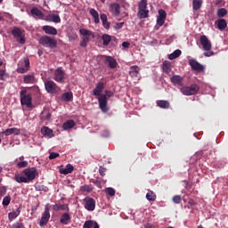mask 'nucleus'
I'll list each match as a JSON object with an SVG mask.
<instances>
[{
    "label": "nucleus",
    "instance_id": "9d476101",
    "mask_svg": "<svg viewBox=\"0 0 228 228\" xmlns=\"http://www.w3.org/2000/svg\"><path fill=\"white\" fill-rule=\"evenodd\" d=\"M23 174L29 183L30 181H34L35 177L38 175V171L35 167H29L23 170Z\"/></svg>",
    "mask_w": 228,
    "mask_h": 228
},
{
    "label": "nucleus",
    "instance_id": "7c9ffc66",
    "mask_svg": "<svg viewBox=\"0 0 228 228\" xmlns=\"http://www.w3.org/2000/svg\"><path fill=\"white\" fill-rule=\"evenodd\" d=\"M74 126H76V122L72 119H69V120L63 123L62 129L64 131H67L69 129H72V127H74Z\"/></svg>",
    "mask_w": 228,
    "mask_h": 228
},
{
    "label": "nucleus",
    "instance_id": "79ce46f5",
    "mask_svg": "<svg viewBox=\"0 0 228 228\" xmlns=\"http://www.w3.org/2000/svg\"><path fill=\"white\" fill-rule=\"evenodd\" d=\"M147 200H150V202H154L156 200V194L152 191H150L146 194Z\"/></svg>",
    "mask_w": 228,
    "mask_h": 228
},
{
    "label": "nucleus",
    "instance_id": "c85d7f7f",
    "mask_svg": "<svg viewBox=\"0 0 228 228\" xmlns=\"http://www.w3.org/2000/svg\"><path fill=\"white\" fill-rule=\"evenodd\" d=\"M110 10L113 15H120V4L118 3L111 4Z\"/></svg>",
    "mask_w": 228,
    "mask_h": 228
},
{
    "label": "nucleus",
    "instance_id": "9b49d317",
    "mask_svg": "<svg viewBox=\"0 0 228 228\" xmlns=\"http://www.w3.org/2000/svg\"><path fill=\"white\" fill-rule=\"evenodd\" d=\"M51 209L49 208V204L45 205V212L42 215L41 220L39 222L40 227H45V225H47V222H49V219L51 218Z\"/></svg>",
    "mask_w": 228,
    "mask_h": 228
},
{
    "label": "nucleus",
    "instance_id": "338daca9",
    "mask_svg": "<svg viewBox=\"0 0 228 228\" xmlns=\"http://www.w3.org/2000/svg\"><path fill=\"white\" fill-rule=\"evenodd\" d=\"M188 204H189V206H195V200H189V201H188Z\"/></svg>",
    "mask_w": 228,
    "mask_h": 228
},
{
    "label": "nucleus",
    "instance_id": "4c0bfd02",
    "mask_svg": "<svg viewBox=\"0 0 228 228\" xmlns=\"http://www.w3.org/2000/svg\"><path fill=\"white\" fill-rule=\"evenodd\" d=\"M203 0H193L192 1V8L193 10H200L202 8Z\"/></svg>",
    "mask_w": 228,
    "mask_h": 228
},
{
    "label": "nucleus",
    "instance_id": "1a4fd4ad",
    "mask_svg": "<svg viewBox=\"0 0 228 228\" xmlns=\"http://www.w3.org/2000/svg\"><path fill=\"white\" fill-rule=\"evenodd\" d=\"M20 63L21 64V66H19L17 68L16 72H18V74H26V72L29 70L30 67L29 58H23V61H20Z\"/></svg>",
    "mask_w": 228,
    "mask_h": 228
},
{
    "label": "nucleus",
    "instance_id": "de8ad7c7",
    "mask_svg": "<svg viewBox=\"0 0 228 228\" xmlns=\"http://www.w3.org/2000/svg\"><path fill=\"white\" fill-rule=\"evenodd\" d=\"M10 202H12V197L10 196H5L3 200V206H10Z\"/></svg>",
    "mask_w": 228,
    "mask_h": 228
},
{
    "label": "nucleus",
    "instance_id": "603ef678",
    "mask_svg": "<svg viewBox=\"0 0 228 228\" xmlns=\"http://www.w3.org/2000/svg\"><path fill=\"white\" fill-rule=\"evenodd\" d=\"M91 183H93V184H95V186L97 188H99L101 190V188H102V183L101 181L97 180V179H92Z\"/></svg>",
    "mask_w": 228,
    "mask_h": 228
},
{
    "label": "nucleus",
    "instance_id": "4468645a",
    "mask_svg": "<svg viewBox=\"0 0 228 228\" xmlns=\"http://www.w3.org/2000/svg\"><path fill=\"white\" fill-rule=\"evenodd\" d=\"M85 204V208L87 211H94L95 209V200L90 197H86L84 199Z\"/></svg>",
    "mask_w": 228,
    "mask_h": 228
},
{
    "label": "nucleus",
    "instance_id": "864d4df0",
    "mask_svg": "<svg viewBox=\"0 0 228 228\" xmlns=\"http://www.w3.org/2000/svg\"><path fill=\"white\" fill-rule=\"evenodd\" d=\"M42 115L45 118V120H51V117H52L51 112H49V111H43Z\"/></svg>",
    "mask_w": 228,
    "mask_h": 228
},
{
    "label": "nucleus",
    "instance_id": "49530a36",
    "mask_svg": "<svg viewBox=\"0 0 228 228\" xmlns=\"http://www.w3.org/2000/svg\"><path fill=\"white\" fill-rule=\"evenodd\" d=\"M11 228H26V226H24V223L20 221H17L14 224H12Z\"/></svg>",
    "mask_w": 228,
    "mask_h": 228
},
{
    "label": "nucleus",
    "instance_id": "09e8293b",
    "mask_svg": "<svg viewBox=\"0 0 228 228\" xmlns=\"http://www.w3.org/2000/svg\"><path fill=\"white\" fill-rule=\"evenodd\" d=\"M94 224H95V222H94L92 220L86 221L84 223L83 228H92V227H94Z\"/></svg>",
    "mask_w": 228,
    "mask_h": 228
},
{
    "label": "nucleus",
    "instance_id": "2eb2a0df",
    "mask_svg": "<svg viewBox=\"0 0 228 228\" xmlns=\"http://www.w3.org/2000/svg\"><path fill=\"white\" fill-rule=\"evenodd\" d=\"M189 65L192 70H196L197 72H202V70H204V66L199 63L195 59L189 60Z\"/></svg>",
    "mask_w": 228,
    "mask_h": 228
},
{
    "label": "nucleus",
    "instance_id": "a19ab883",
    "mask_svg": "<svg viewBox=\"0 0 228 228\" xmlns=\"http://www.w3.org/2000/svg\"><path fill=\"white\" fill-rule=\"evenodd\" d=\"M216 15H217V17H219V19L225 17V15H227V9H225V8L218 9Z\"/></svg>",
    "mask_w": 228,
    "mask_h": 228
},
{
    "label": "nucleus",
    "instance_id": "3c124183",
    "mask_svg": "<svg viewBox=\"0 0 228 228\" xmlns=\"http://www.w3.org/2000/svg\"><path fill=\"white\" fill-rule=\"evenodd\" d=\"M182 200H183V199L181 198L180 195H175V196L173 197L174 204H181Z\"/></svg>",
    "mask_w": 228,
    "mask_h": 228
},
{
    "label": "nucleus",
    "instance_id": "473e14b6",
    "mask_svg": "<svg viewBox=\"0 0 228 228\" xmlns=\"http://www.w3.org/2000/svg\"><path fill=\"white\" fill-rule=\"evenodd\" d=\"M72 99H74V95L71 92H66L61 95V101H65V102H70Z\"/></svg>",
    "mask_w": 228,
    "mask_h": 228
},
{
    "label": "nucleus",
    "instance_id": "ea45409f",
    "mask_svg": "<svg viewBox=\"0 0 228 228\" xmlns=\"http://www.w3.org/2000/svg\"><path fill=\"white\" fill-rule=\"evenodd\" d=\"M14 180L16 181V183H29L28 182V179L26 178V176L19 175H15Z\"/></svg>",
    "mask_w": 228,
    "mask_h": 228
},
{
    "label": "nucleus",
    "instance_id": "774afa93",
    "mask_svg": "<svg viewBox=\"0 0 228 228\" xmlns=\"http://www.w3.org/2000/svg\"><path fill=\"white\" fill-rule=\"evenodd\" d=\"M94 228H101V227H99V223H97V222H95L94 221V226H93Z\"/></svg>",
    "mask_w": 228,
    "mask_h": 228
},
{
    "label": "nucleus",
    "instance_id": "6ab92c4d",
    "mask_svg": "<svg viewBox=\"0 0 228 228\" xmlns=\"http://www.w3.org/2000/svg\"><path fill=\"white\" fill-rule=\"evenodd\" d=\"M23 83L25 85H35V83H37V77H35V74L24 75Z\"/></svg>",
    "mask_w": 228,
    "mask_h": 228
},
{
    "label": "nucleus",
    "instance_id": "dca6fc26",
    "mask_svg": "<svg viewBox=\"0 0 228 228\" xmlns=\"http://www.w3.org/2000/svg\"><path fill=\"white\" fill-rule=\"evenodd\" d=\"M165 20H167V12L165 10H159V16L157 17V24L159 26H163L165 24Z\"/></svg>",
    "mask_w": 228,
    "mask_h": 228
},
{
    "label": "nucleus",
    "instance_id": "f03ea898",
    "mask_svg": "<svg viewBox=\"0 0 228 228\" xmlns=\"http://www.w3.org/2000/svg\"><path fill=\"white\" fill-rule=\"evenodd\" d=\"M20 99L21 106H26L27 108H29L31 110L35 108V106L33 105V97L31 96V94H28V90L23 89L20 91Z\"/></svg>",
    "mask_w": 228,
    "mask_h": 228
},
{
    "label": "nucleus",
    "instance_id": "c756f323",
    "mask_svg": "<svg viewBox=\"0 0 228 228\" xmlns=\"http://www.w3.org/2000/svg\"><path fill=\"white\" fill-rule=\"evenodd\" d=\"M53 211H69V207L65 204L57 203L53 206Z\"/></svg>",
    "mask_w": 228,
    "mask_h": 228
},
{
    "label": "nucleus",
    "instance_id": "0e129e2a",
    "mask_svg": "<svg viewBox=\"0 0 228 228\" xmlns=\"http://www.w3.org/2000/svg\"><path fill=\"white\" fill-rule=\"evenodd\" d=\"M129 45H131V44L129 42L122 43V47H124L125 49H129Z\"/></svg>",
    "mask_w": 228,
    "mask_h": 228
},
{
    "label": "nucleus",
    "instance_id": "cd10ccee",
    "mask_svg": "<svg viewBox=\"0 0 228 228\" xmlns=\"http://www.w3.org/2000/svg\"><path fill=\"white\" fill-rule=\"evenodd\" d=\"M162 70L168 76V74L172 72V63L168 61H165L162 64Z\"/></svg>",
    "mask_w": 228,
    "mask_h": 228
},
{
    "label": "nucleus",
    "instance_id": "58836bf2",
    "mask_svg": "<svg viewBox=\"0 0 228 228\" xmlns=\"http://www.w3.org/2000/svg\"><path fill=\"white\" fill-rule=\"evenodd\" d=\"M182 54L181 50L177 49L174 53H170L168 56L169 60H175V58H179Z\"/></svg>",
    "mask_w": 228,
    "mask_h": 228
},
{
    "label": "nucleus",
    "instance_id": "a18cd8bd",
    "mask_svg": "<svg viewBox=\"0 0 228 228\" xmlns=\"http://www.w3.org/2000/svg\"><path fill=\"white\" fill-rule=\"evenodd\" d=\"M105 192L107 193V195H109L110 197H115V189L109 187L105 189Z\"/></svg>",
    "mask_w": 228,
    "mask_h": 228
},
{
    "label": "nucleus",
    "instance_id": "5fc2aeb1",
    "mask_svg": "<svg viewBox=\"0 0 228 228\" xmlns=\"http://www.w3.org/2000/svg\"><path fill=\"white\" fill-rule=\"evenodd\" d=\"M17 167L19 168H26V167H28V161L24 160V161L19 162L17 164Z\"/></svg>",
    "mask_w": 228,
    "mask_h": 228
},
{
    "label": "nucleus",
    "instance_id": "bb28decb",
    "mask_svg": "<svg viewBox=\"0 0 228 228\" xmlns=\"http://www.w3.org/2000/svg\"><path fill=\"white\" fill-rule=\"evenodd\" d=\"M70 220H72V217H70V215L69 213H64L61 215L60 222L63 225H69V224H70Z\"/></svg>",
    "mask_w": 228,
    "mask_h": 228
},
{
    "label": "nucleus",
    "instance_id": "bf43d9fd",
    "mask_svg": "<svg viewBox=\"0 0 228 228\" xmlns=\"http://www.w3.org/2000/svg\"><path fill=\"white\" fill-rule=\"evenodd\" d=\"M100 19L102 22H106L108 20V16L105 13H103V14H101Z\"/></svg>",
    "mask_w": 228,
    "mask_h": 228
},
{
    "label": "nucleus",
    "instance_id": "f257e3e1",
    "mask_svg": "<svg viewBox=\"0 0 228 228\" xmlns=\"http://www.w3.org/2000/svg\"><path fill=\"white\" fill-rule=\"evenodd\" d=\"M114 93L111 90H105L104 94L98 97V104L102 113H108L110 108H108V99L113 97Z\"/></svg>",
    "mask_w": 228,
    "mask_h": 228
},
{
    "label": "nucleus",
    "instance_id": "052dcab7",
    "mask_svg": "<svg viewBox=\"0 0 228 228\" xmlns=\"http://www.w3.org/2000/svg\"><path fill=\"white\" fill-rule=\"evenodd\" d=\"M213 54H215V52H211V50L204 53V56H206L207 58H209V56H213Z\"/></svg>",
    "mask_w": 228,
    "mask_h": 228
},
{
    "label": "nucleus",
    "instance_id": "8fccbe9b",
    "mask_svg": "<svg viewBox=\"0 0 228 228\" xmlns=\"http://www.w3.org/2000/svg\"><path fill=\"white\" fill-rule=\"evenodd\" d=\"M6 77H8V74H6V71H4V69H0V79H1V81H5Z\"/></svg>",
    "mask_w": 228,
    "mask_h": 228
},
{
    "label": "nucleus",
    "instance_id": "20e7f679",
    "mask_svg": "<svg viewBox=\"0 0 228 228\" xmlns=\"http://www.w3.org/2000/svg\"><path fill=\"white\" fill-rule=\"evenodd\" d=\"M45 88L47 94H50L52 95H56L57 94H60L61 92V88L60 87V86H58V84L53 80H46L45 82Z\"/></svg>",
    "mask_w": 228,
    "mask_h": 228
},
{
    "label": "nucleus",
    "instance_id": "aec40b11",
    "mask_svg": "<svg viewBox=\"0 0 228 228\" xmlns=\"http://www.w3.org/2000/svg\"><path fill=\"white\" fill-rule=\"evenodd\" d=\"M170 81L172 84L177 86H183L184 81V78L179 75H174L173 77H170Z\"/></svg>",
    "mask_w": 228,
    "mask_h": 228
},
{
    "label": "nucleus",
    "instance_id": "39448f33",
    "mask_svg": "<svg viewBox=\"0 0 228 228\" xmlns=\"http://www.w3.org/2000/svg\"><path fill=\"white\" fill-rule=\"evenodd\" d=\"M200 90V87L197 84H192L189 86H182V87L180 88L181 94H183V95H187V96L195 95V94H198Z\"/></svg>",
    "mask_w": 228,
    "mask_h": 228
},
{
    "label": "nucleus",
    "instance_id": "c9c22d12",
    "mask_svg": "<svg viewBox=\"0 0 228 228\" xmlns=\"http://www.w3.org/2000/svg\"><path fill=\"white\" fill-rule=\"evenodd\" d=\"M19 215H20V208H17V211L10 212L8 214V218H9L10 222L15 220V218H17V216H19Z\"/></svg>",
    "mask_w": 228,
    "mask_h": 228
},
{
    "label": "nucleus",
    "instance_id": "5701e85b",
    "mask_svg": "<svg viewBox=\"0 0 228 228\" xmlns=\"http://www.w3.org/2000/svg\"><path fill=\"white\" fill-rule=\"evenodd\" d=\"M2 134H5V136H10V134L19 136V134H20V129L17 127L7 128L5 131L2 132Z\"/></svg>",
    "mask_w": 228,
    "mask_h": 228
},
{
    "label": "nucleus",
    "instance_id": "f3484780",
    "mask_svg": "<svg viewBox=\"0 0 228 228\" xmlns=\"http://www.w3.org/2000/svg\"><path fill=\"white\" fill-rule=\"evenodd\" d=\"M129 76L133 77V79H140V67L138 66L130 67Z\"/></svg>",
    "mask_w": 228,
    "mask_h": 228
},
{
    "label": "nucleus",
    "instance_id": "6e6d98bb",
    "mask_svg": "<svg viewBox=\"0 0 228 228\" xmlns=\"http://www.w3.org/2000/svg\"><path fill=\"white\" fill-rule=\"evenodd\" d=\"M37 191H47V187L45 185H37L36 186Z\"/></svg>",
    "mask_w": 228,
    "mask_h": 228
},
{
    "label": "nucleus",
    "instance_id": "a211bd4d",
    "mask_svg": "<svg viewBox=\"0 0 228 228\" xmlns=\"http://www.w3.org/2000/svg\"><path fill=\"white\" fill-rule=\"evenodd\" d=\"M102 90H104V83L99 82L96 86V87L93 91V94L94 97H101L102 95Z\"/></svg>",
    "mask_w": 228,
    "mask_h": 228
},
{
    "label": "nucleus",
    "instance_id": "e433bc0d",
    "mask_svg": "<svg viewBox=\"0 0 228 228\" xmlns=\"http://www.w3.org/2000/svg\"><path fill=\"white\" fill-rule=\"evenodd\" d=\"M90 14L94 18V23L99 24L100 20H99V12L95 11V9H90Z\"/></svg>",
    "mask_w": 228,
    "mask_h": 228
},
{
    "label": "nucleus",
    "instance_id": "4d7b16f0",
    "mask_svg": "<svg viewBox=\"0 0 228 228\" xmlns=\"http://www.w3.org/2000/svg\"><path fill=\"white\" fill-rule=\"evenodd\" d=\"M56 158H60V153L51 152L49 155V159H56Z\"/></svg>",
    "mask_w": 228,
    "mask_h": 228
},
{
    "label": "nucleus",
    "instance_id": "4be33fe9",
    "mask_svg": "<svg viewBox=\"0 0 228 228\" xmlns=\"http://www.w3.org/2000/svg\"><path fill=\"white\" fill-rule=\"evenodd\" d=\"M30 13L31 15L35 18V17H37L38 19L42 20L44 19V17H45V15L44 14V12L38 9L37 7H33L31 10H30Z\"/></svg>",
    "mask_w": 228,
    "mask_h": 228
},
{
    "label": "nucleus",
    "instance_id": "ddd939ff",
    "mask_svg": "<svg viewBox=\"0 0 228 228\" xmlns=\"http://www.w3.org/2000/svg\"><path fill=\"white\" fill-rule=\"evenodd\" d=\"M200 42L204 51H211L213 45H211V41L208 38L206 35L200 36Z\"/></svg>",
    "mask_w": 228,
    "mask_h": 228
},
{
    "label": "nucleus",
    "instance_id": "0eeeda50",
    "mask_svg": "<svg viewBox=\"0 0 228 228\" xmlns=\"http://www.w3.org/2000/svg\"><path fill=\"white\" fill-rule=\"evenodd\" d=\"M79 33L83 37L80 43V47H86V45H88V42H90V37L94 35V32L86 28H80Z\"/></svg>",
    "mask_w": 228,
    "mask_h": 228
},
{
    "label": "nucleus",
    "instance_id": "412c9836",
    "mask_svg": "<svg viewBox=\"0 0 228 228\" xmlns=\"http://www.w3.org/2000/svg\"><path fill=\"white\" fill-rule=\"evenodd\" d=\"M42 29L46 35H53V36L58 35V29H56V28L53 26L45 25L43 26Z\"/></svg>",
    "mask_w": 228,
    "mask_h": 228
},
{
    "label": "nucleus",
    "instance_id": "2f4dec72",
    "mask_svg": "<svg viewBox=\"0 0 228 228\" xmlns=\"http://www.w3.org/2000/svg\"><path fill=\"white\" fill-rule=\"evenodd\" d=\"M157 106H159V108H162L163 110H168V108H170V102L168 101L159 100L157 101Z\"/></svg>",
    "mask_w": 228,
    "mask_h": 228
},
{
    "label": "nucleus",
    "instance_id": "6e6552de",
    "mask_svg": "<svg viewBox=\"0 0 228 228\" xmlns=\"http://www.w3.org/2000/svg\"><path fill=\"white\" fill-rule=\"evenodd\" d=\"M65 75L66 73L63 70V68H57L53 72V79L56 81V83H61L63 85V83H65Z\"/></svg>",
    "mask_w": 228,
    "mask_h": 228
},
{
    "label": "nucleus",
    "instance_id": "f704fd0d",
    "mask_svg": "<svg viewBox=\"0 0 228 228\" xmlns=\"http://www.w3.org/2000/svg\"><path fill=\"white\" fill-rule=\"evenodd\" d=\"M102 45L105 47H108L110 45V42H111V36L108 34H104L102 36Z\"/></svg>",
    "mask_w": 228,
    "mask_h": 228
},
{
    "label": "nucleus",
    "instance_id": "c03bdc74",
    "mask_svg": "<svg viewBox=\"0 0 228 228\" xmlns=\"http://www.w3.org/2000/svg\"><path fill=\"white\" fill-rule=\"evenodd\" d=\"M52 22H55V24H59V22H61V18H60V15L58 14H53L51 16Z\"/></svg>",
    "mask_w": 228,
    "mask_h": 228
},
{
    "label": "nucleus",
    "instance_id": "423d86ee",
    "mask_svg": "<svg viewBox=\"0 0 228 228\" xmlns=\"http://www.w3.org/2000/svg\"><path fill=\"white\" fill-rule=\"evenodd\" d=\"M137 17L139 19H147V17H149V9H147V0H141L139 2Z\"/></svg>",
    "mask_w": 228,
    "mask_h": 228
},
{
    "label": "nucleus",
    "instance_id": "7ed1b4c3",
    "mask_svg": "<svg viewBox=\"0 0 228 228\" xmlns=\"http://www.w3.org/2000/svg\"><path fill=\"white\" fill-rule=\"evenodd\" d=\"M40 45L43 47H48V49H56L58 46V41L54 37L49 36H43L38 40Z\"/></svg>",
    "mask_w": 228,
    "mask_h": 228
},
{
    "label": "nucleus",
    "instance_id": "f8f14e48",
    "mask_svg": "<svg viewBox=\"0 0 228 228\" xmlns=\"http://www.w3.org/2000/svg\"><path fill=\"white\" fill-rule=\"evenodd\" d=\"M11 33L12 37L16 38L17 42H19L20 44H26V38H24V37L22 36V33H24V31L21 28L15 27L14 28H12Z\"/></svg>",
    "mask_w": 228,
    "mask_h": 228
},
{
    "label": "nucleus",
    "instance_id": "69168bd1",
    "mask_svg": "<svg viewBox=\"0 0 228 228\" xmlns=\"http://www.w3.org/2000/svg\"><path fill=\"white\" fill-rule=\"evenodd\" d=\"M4 194H6V187H2L0 190V195L3 197Z\"/></svg>",
    "mask_w": 228,
    "mask_h": 228
},
{
    "label": "nucleus",
    "instance_id": "72a5a7b5",
    "mask_svg": "<svg viewBox=\"0 0 228 228\" xmlns=\"http://www.w3.org/2000/svg\"><path fill=\"white\" fill-rule=\"evenodd\" d=\"M216 24H217V28L218 29H220V31H224V29L227 28V21L224 19L218 20L217 21H216Z\"/></svg>",
    "mask_w": 228,
    "mask_h": 228
},
{
    "label": "nucleus",
    "instance_id": "680f3d73",
    "mask_svg": "<svg viewBox=\"0 0 228 228\" xmlns=\"http://www.w3.org/2000/svg\"><path fill=\"white\" fill-rule=\"evenodd\" d=\"M122 28H124V22L117 23L115 26L116 29H122Z\"/></svg>",
    "mask_w": 228,
    "mask_h": 228
},
{
    "label": "nucleus",
    "instance_id": "13d9d810",
    "mask_svg": "<svg viewBox=\"0 0 228 228\" xmlns=\"http://www.w3.org/2000/svg\"><path fill=\"white\" fill-rule=\"evenodd\" d=\"M99 173H100V175H102V177H104V175H106V168L100 167Z\"/></svg>",
    "mask_w": 228,
    "mask_h": 228
},
{
    "label": "nucleus",
    "instance_id": "b1692460",
    "mask_svg": "<svg viewBox=\"0 0 228 228\" xmlns=\"http://www.w3.org/2000/svg\"><path fill=\"white\" fill-rule=\"evenodd\" d=\"M105 61L108 63L110 69H117V65H118L117 60L111 56H105Z\"/></svg>",
    "mask_w": 228,
    "mask_h": 228
},
{
    "label": "nucleus",
    "instance_id": "e2e57ef3",
    "mask_svg": "<svg viewBox=\"0 0 228 228\" xmlns=\"http://www.w3.org/2000/svg\"><path fill=\"white\" fill-rule=\"evenodd\" d=\"M102 25L105 29H110V22H108V20L106 21H103Z\"/></svg>",
    "mask_w": 228,
    "mask_h": 228
},
{
    "label": "nucleus",
    "instance_id": "37998d69",
    "mask_svg": "<svg viewBox=\"0 0 228 228\" xmlns=\"http://www.w3.org/2000/svg\"><path fill=\"white\" fill-rule=\"evenodd\" d=\"M92 190H94V188L88 184H85L80 187V191H86L87 193H90V191H92Z\"/></svg>",
    "mask_w": 228,
    "mask_h": 228
},
{
    "label": "nucleus",
    "instance_id": "393cba45",
    "mask_svg": "<svg viewBox=\"0 0 228 228\" xmlns=\"http://www.w3.org/2000/svg\"><path fill=\"white\" fill-rule=\"evenodd\" d=\"M41 134L43 136H47L48 138H53V136H54L53 129L49 128L48 126H43L41 128Z\"/></svg>",
    "mask_w": 228,
    "mask_h": 228
},
{
    "label": "nucleus",
    "instance_id": "a878e982",
    "mask_svg": "<svg viewBox=\"0 0 228 228\" xmlns=\"http://www.w3.org/2000/svg\"><path fill=\"white\" fill-rule=\"evenodd\" d=\"M72 172H74V166L72 164H68L65 168L60 169V174L63 175H68V174H72Z\"/></svg>",
    "mask_w": 228,
    "mask_h": 228
}]
</instances>
